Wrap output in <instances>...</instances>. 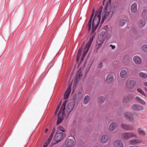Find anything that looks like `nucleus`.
I'll use <instances>...</instances> for the list:
<instances>
[{"label":"nucleus","instance_id":"nucleus-1","mask_svg":"<svg viewBox=\"0 0 147 147\" xmlns=\"http://www.w3.org/2000/svg\"><path fill=\"white\" fill-rule=\"evenodd\" d=\"M101 12L102 9L101 8H99L95 13L92 22V26L93 29H96L98 26L100 20Z\"/></svg>","mask_w":147,"mask_h":147},{"label":"nucleus","instance_id":"nucleus-2","mask_svg":"<svg viewBox=\"0 0 147 147\" xmlns=\"http://www.w3.org/2000/svg\"><path fill=\"white\" fill-rule=\"evenodd\" d=\"M65 137V133L62 132H60L58 131L55 134L54 140L55 142V144H57L62 141Z\"/></svg>","mask_w":147,"mask_h":147},{"label":"nucleus","instance_id":"nucleus-3","mask_svg":"<svg viewBox=\"0 0 147 147\" xmlns=\"http://www.w3.org/2000/svg\"><path fill=\"white\" fill-rule=\"evenodd\" d=\"M122 138L127 140L132 138H137V135L132 132H125L122 134Z\"/></svg>","mask_w":147,"mask_h":147},{"label":"nucleus","instance_id":"nucleus-4","mask_svg":"<svg viewBox=\"0 0 147 147\" xmlns=\"http://www.w3.org/2000/svg\"><path fill=\"white\" fill-rule=\"evenodd\" d=\"M75 139L72 136H69L66 140L65 141V144L67 147H71L75 144Z\"/></svg>","mask_w":147,"mask_h":147},{"label":"nucleus","instance_id":"nucleus-5","mask_svg":"<svg viewBox=\"0 0 147 147\" xmlns=\"http://www.w3.org/2000/svg\"><path fill=\"white\" fill-rule=\"evenodd\" d=\"M136 84V82L133 80H127L126 83V85L128 89L131 90L133 89Z\"/></svg>","mask_w":147,"mask_h":147},{"label":"nucleus","instance_id":"nucleus-6","mask_svg":"<svg viewBox=\"0 0 147 147\" xmlns=\"http://www.w3.org/2000/svg\"><path fill=\"white\" fill-rule=\"evenodd\" d=\"M113 13V12L112 11L107 10L105 12V13L102 14V22L106 19L108 20H110L112 16Z\"/></svg>","mask_w":147,"mask_h":147},{"label":"nucleus","instance_id":"nucleus-7","mask_svg":"<svg viewBox=\"0 0 147 147\" xmlns=\"http://www.w3.org/2000/svg\"><path fill=\"white\" fill-rule=\"evenodd\" d=\"M121 127L124 130L126 131H132L134 129V127L132 125L122 123L120 125Z\"/></svg>","mask_w":147,"mask_h":147},{"label":"nucleus","instance_id":"nucleus-8","mask_svg":"<svg viewBox=\"0 0 147 147\" xmlns=\"http://www.w3.org/2000/svg\"><path fill=\"white\" fill-rule=\"evenodd\" d=\"M114 80V76L112 73H109L107 75L106 78V82L107 83H112Z\"/></svg>","mask_w":147,"mask_h":147},{"label":"nucleus","instance_id":"nucleus-9","mask_svg":"<svg viewBox=\"0 0 147 147\" xmlns=\"http://www.w3.org/2000/svg\"><path fill=\"white\" fill-rule=\"evenodd\" d=\"M125 118L127 120L129 121H132L134 120V118L132 114L129 112L125 113L124 114Z\"/></svg>","mask_w":147,"mask_h":147},{"label":"nucleus","instance_id":"nucleus-10","mask_svg":"<svg viewBox=\"0 0 147 147\" xmlns=\"http://www.w3.org/2000/svg\"><path fill=\"white\" fill-rule=\"evenodd\" d=\"M142 140L140 139H133L130 140L129 143L131 145H135L141 143Z\"/></svg>","mask_w":147,"mask_h":147},{"label":"nucleus","instance_id":"nucleus-11","mask_svg":"<svg viewBox=\"0 0 147 147\" xmlns=\"http://www.w3.org/2000/svg\"><path fill=\"white\" fill-rule=\"evenodd\" d=\"M131 109L135 111H141L143 110L144 108L141 105H139L134 104L132 106Z\"/></svg>","mask_w":147,"mask_h":147},{"label":"nucleus","instance_id":"nucleus-12","mask_svg":"<svg viewBox=\"0 0 147 147\" xmlns=\"http://www.w3.org/2000/svg\"><path fill=\"white\" fill-rule=\"evenodd\" d=\"M75 107V102H70L68 105L67 110L68 112L70 113L74 109Z\"/></svg>","mask_w":147,"mask_h":147},{"label":"nucleus","instance_id":"nucleus-13","mask_svg":"<svg viewBox=\"0 0 147 147\" xmlns=\"http://www.w3.org/2000/svg\"><path fill=\"white\" fill-rule=\"evenodd\" d=\"M71 90V85L69 84L68 88L65 92L64 94V98L65 99H67L69 97Z\"/></svg>","mask_w":147,"mask_h":147},{"label":"nucleus","instance_id":"nucleus-14","mask_svg":"<svg viewBox=\"0 0 147 147\" xmlns=\"http://www.w3.org/2000/svg\"><path fill=\"white\" fill-rule=\"evenodd\" d=\"M114 145L115 147H123V142L119 140H115L114 143Z\"/></svg>","mask_w":147,"mask_h":147},{"label":"nucleus","instance_id":"nucleus-15","mask_svg":"<svg viewBox=\"0 0 147 147\" xmlns=\"http://www.w3.org/2000/svg\"><path fill=\"white\" fill-rule=\"evenodd\" d=\"M63 113L59 112L58 114V119L57 122V124L58 125L61 123L63 120Z\"/></svg>","mask_w":147,"mask_h":147},{"label":"nucleus","instance_id":"nucleus-16","mask_svg":"<svg viewBox=\"0 0 147 147\" xmlns=\"http://www.w3.org/2000/svg\"><path fill=\"white\" fill-rule=\"evenodd\" d=\"M109 137L107 135H102L100 138V141L101 143L103 144L106 143L108 140Z\"/></svg>","mask_w":147,"mask_h":147},{"label":"nucleus","instance_id":"nucleus-17","mask_svg":"<svg viewBox=\"0 0 147 147\" xmlns=\"http://www.w3.org/2000/svg\"><path fill=\"white\" fill-rule=\"evenodd\" d=\"M133 60L135 64L137 65L140 64L142 62L141 58L138 56H136L133 58Z\"/></svg>","mask_w":147,"mask_h":147},{"label":"nucleus","instance_id":"nucleus-18","mask_svg":"<svg viewBox=\"0 0 147 147\" xmlns=\"http://www.w3.org/2000/svg\"><path fill=\"white\" fill-rule=\"evenodd\" d=\"M117 124L114 122H113L109 125V130L110 131H113L117 128Z\"/></svg>","mask_w":147,"mask_h":147},{"label":"nucleus","instance_id":"nucleus-19","mask_svg":"<svg viewBox=\"0 0 147 147\" xmlns=\"http://www.w3.org/2000/svg\"><path fill=\"white\" fill-rule=\"evenodd\" d=\"M130 62V59L127 57H124L123 60V64L125 65H129Z\"/></svg>","mask_w":147,"mask_h":147},{"label":"nucleus","instance_id":"nucleus-20","mask_svg":"<svg viewBox=\"0 0 147 147\" xmlns=\"http://www.w3.org/2000/svg\"><path fill=\"white\" fill-rule=\"evenodd\" d=\"M82 75V73L81 69H79L77 73L76 74V76L75 79V82L76 83H77L78 80L80 79L81 76Z\"/></svg>","mask_w":147,"mask_h":147},{"label":"nucleus","instance_id":"nucleus-21","mask_svg":"<svg viewBox=\"0 0 147 147\" xmlns=\"http://www.w3.org/2000/svg\"><path fill=\"white\" fill-rule=\"evenodd\" d=\"M135 99L137 101L140 103L141 104L143 105H146V103L139 96H136L135 98Z\"/></svg>","mask_w":147,"mask_h":147},{"label":"nucleus","instance_id":"nucleus-22","mask_svg":"<svg viewBox=\"0 0 147 147\" xmlns=\"http://www.w3.org/2000/svg\"><path fill=\"white\" fill-rule=\"evenodd\" d=\"M131 10L132 12L135 13L137 11V4L136 3H133L131 6Z\"/></svg>","mask_w":147,"mask_h":147},{"label":"nucleus","instance_id":"nucleus-23","mask_svg":"<svg viewBox=\"0 0 147 147\" xmlns=\"http://www.w3.org/2000/svg\"><path fill=\"white\" fill-rule=\"evenodd\" d=\"M98 40L97 41V45L99 46L101 45V44L104 42L105 39L101 37H99V36H98Z\"/></svg>","mask_w":147,"mask_h":147},{"label":"nucleus","instance_id":"nucleus-24","mask_svg":"<svg viewBox=\"0 0 147 147\" xmlns=\"http://www.w3.org/2000/svg\"><path fill=\"white\" fill-rule=\"evenodd\" d=\"M120 75L122 78H125L127 75V72L125 70H122L120 71Z\"/></svg>","mask_w":147,"mask_h":147},{"label":"nucleus","instance_id":"nucleus-25","mask_svg":"<svg viewBox=\"0 0 147 147\" xmlns=\"http://www.w3.org/2000/svg\"><path fill=\"white\" fill-rule=\"evenodd\" d=\"M145 22L143 20H140L138 22V26L140 28H142L145 24Z\"/></svg>","mask_w":147,"mask_h":147},{"label":"nucleus","instance_id":"nucleus-26","mask_svg":"<svg viewBox=\"0 0 147 147\" xmlns=\"http://www.w3.org/2000/svg\"><path fill=\"white\" fill-rule=\"evenodd\" d=\"M131 98L129 96H125L123 98V101L125 103L128 102L130 100Z\"/></svg>","mask_w":147,"mask_h":147},{"label":"nucleus","instance_id":"nucleus-27","mask_svg":"<svg viewBox=\"0 0 147 147\" xmlns=\"http://www.w3.org/2000/svg\"><path fill=\"white\" fill-rule=\"evenodd\" d=\"M142 17L145 20H147V10L144 9L142 13Z\"/></svg>","mask_w":147,"mask_h":147},{"label":"nucleus","instance_id":"nucleus-28","mask_svg":"<svg viewBox=\"0 0 147 147\" xmlns=\"http://www.w3.org/2000/svg\"><path fill=\"white\" fill-rule=\"evenodd\" d=\"M107 34V32L102 31L100 34L98 35L99 37H102L105 39Z\"/></svg>","mask_w":147,"mask_h":147},{"label":"nucleus","instance_id":"nucleus-29","mask_svg":"<svg viewBox=\"0 0 147 147\" xmlns=\"http://www.w3.org/2000/svg\"><path fill=\"white\" fill-rule=\"evenodd\" d=\"M137 131L138 133L140 135H142L143 136L145 135V132L141 128H139L138 129Z\"/></svg>","mask_w":147,"mask_h":147},{"label":"nucleus","instance_id":"nucleus-30","mask_svg":"<svg viewBox=\"0 0 147 147\" xmlns=\"http://www.w3.org/2000/svg\"><path fill=\"white\" fill-rule=\"evenodd\" d=\"M90 100V97L88 95L85 96L84 100V103L86 104L88 103Z\"/></svg>","mask_w":147,"mask_h":147},{"label":"nucleus","instance_id":"nucleus-31","mask_svg":"<svg viewBox=\"0 0 147 147\" xmlns=\"http://www.w3.org/2000/svg\"><path fill=\"white\" fill-rule=\"evenodd\" d=\"M66 101H65L62 104V106L61 107V109L59 112L64 113V110L65 109V106L66 105Z\"/></svg>","mask_w":147,"mask_h":147},{"label":"nucleus","instance_id":"nucleus-32","mask_svg":"<svg viewBox=\"0 0 147 147\" xmlns=\"http://www.w3.org/2000/svg\"><path fill=\"white\" fill-rule=\"evenodd\" d=\"M126 22V20L125 19H121L119 22V25L121 26H123L125 24Z\"/></svg>","mask_w":147,"mask_h":147},{"label":"nucleus","instance_id":"nucleus-33","mask_svg":"<svg viewBox=\"0 0 147 147\" xmlns=\"http://www.w3.org/2000/svg\"><path fill=\"white\" fill-rule=\"evenodd\" d=\"M140 76L144 78H146L147 77V74L145 73L141 72L139 73Z\"/></svg>","mask_w":147,"mask_h":147},{"label":"nucleus","instance_id":"nucleus-34","mask_svg":"<svg viewBox=\"0 0 147 147\" xmlns=\"http://www.w3.org/2000/svg\"><path fill=\"white\" fill-rule=\"evenodd\" d=\"M93 36H91L90 37L89 40L88 42L86 44V46H87V47H90V45L92 43V42L93 40Z\"/></svg>","mask_w":147,"mask_h":147},{"label":"nucleus","instance_id":"nucleus-35","mask_svg":"<svg viewBox=\"0 0 147 147\" xmlns=\"http://www.w3.org/2000/svg\"><path fill=\"white\" fill-rule=\"evenodd\" d=\"M142 49L144 51L147 53V45H143L142 47Z\"/></svg>","mask_w":147,"mask_h":147},{"label":"nucleus","instance_id":"nucleus-36","mask_svg":"<svg viewBox=\"0 0 147 147\" xmlns=\"http://www.w3.org/2000/svg\"><path fill=\"white\" fill-rule=\"evenodd\" d=\"M82 52V50L81 49H80L78 51V54L77 55V60L78 61L80 59V56L81 55V53Z\"/></svg>","mask_w":147,"mask_h":147},{"label":"nucleus","instance_id":"nucleus-37","mask_svg":"<svg viewBox=\"0 0 147 147\" xmlns=\"http://www.w3.org/2000/svg\"><path fill=\"white\" fill-rule=\"evenodd\" d=\"M137 91L140 93L141 94L143 95L146 96V95L144 93V91L140 88H138L137 90Z\"/></svg>","mask_w":147,"mask_h":147},{"label":"nucleus","instance_id":"nucleus-38","mask_svg":"<svg viewBox=\"0 0 147 147\" xmlns=\"http://www.w3.org/2000/svg\"><path fill=\"white\" fill-rule=\"evenodd\" d=\"M58 129L63 132H64L66 131V129H65L63 127L61 126H59L58 127Z\"/></svg>","mask_w":147,"mask_h":147},{"label":"nucleus","instance_id":"nucleus-39","mask_svg":"<svg viewBox=\"0 0 147 147\" xmlns=\"http://www.w3.org/2000/svg\"><path fill=\"white\" fill-rule=\"evenodd\" d=\"M92 19H91V18H90L88 24V26H89L88 30L89 31H90L91 29V23Z\"/></svg>","mask_w":147,"mask_h":147},{"label":"nucleus","instance_id":"nucleus-40","mask_svg":"<svg viewBox=\"0 0 147 147\" xmlns=\"http://www.w3.org/2000/svg\"><path fill=\"white\" fill-rule=\"evenodd\" d=\"M78 98L79 99H81L83 96V93L82 91H79L78 94Z\"/></svg>","mask_w":147,"mask_h":147},{"label":"nucleus","instance_id":"nucleus-41","mask_svg":"<svg viewBox=\"0 0 147 147\" xmlns=\"http://www.w3.org/2000/svg\"><path fill=\"white\" fill-rule=\"evenodd\" d=\"M99 102L100 103H102L105 100L104 98L102 97H101L99 98Z\"/></svg>","mask_w":147,"mask_h":147},{"label":"nucleus","instance_id":"nucleus-42","mask_svg":"<svg viewBox=\"0 0 147 147\" xmlns=\"http://www.w3.org/2000/svg\"><path fill=\"white\" fill-rule=\"evenodd\" d=\"M90 47L86 46V45L84 49V52H85L87 53L88 50Z\"/></svg>","mask_w":147,"mask_h":147},{"label":"nucleus","instance_id":"nucleus-43","mask_svg":"<svg viewBox=\"0 0 147 147\" xmlns=\"http://www.w3.org/2000/svg\"><path fill=\"white\" fill-rule=\"evenodd\" d=\"M60 108V106L59 105L57 107V109H56L55 111V114H57V112L58 111V110H59V109Z\"/></svg>","mask_w":147,"mask_h":147},{"label":"nucleus","instance_id":"nucleus-44","mask_svg":"<svg viewBox=\"0 0 147 147\" xmlns=\"http://www.w3.org/2000/svg\"><path fill=\"white\" fill-rule=\"evenodd\" d=\"M52 138L49 137V138L48 139V140L47 141L48 142V143H50L51 141V140Z\"/></svg>","mask_w":147,"mask_h":147},{"label":"nucleus","instance_id":"nucleus-45","mask_svg":"<svg viewBox=\"0 0 147 147\" xmlns=\"http://www.w3.org/2000/svg\"><path fill=\"white\" fill-rule=\"evenodd\" d=\"M110 47H111L112 49H115V46L114 45H111L110 46Z\"/></svg>","mask_w":147,"mask_h":147},{"label":"nucleus","instance_id":"nucleus-46","mask_svg":"<svg viewBox=\"0 0 147 147\" xmlns=\"http://www.w3.org/2000/svg\"><path fill=\"white\" fill-rule=\"evenodd\" d=\"M102 66V63H100L99 65H98V67L100 68H101Z\"/></svg>","mask_w":147,"mask_h":147},{"label":"nucleus","instance_id":"nucleus-47","mask_svg":"<svg viewBox=\"0 0 147 147\" xmlns=\"http://www.w3.org/2000/svg\"><path fill=\"white\" fill-rule=\"evenodd\" d=\"M55 129L54 128L53 130H52V131L51 133V134H54V132H55Z\"/></svg>","mask_w":147,"mask_h":147},{"label":"nucleus","instance_id":"nucleus-48","mask_svg":"<svg viewBox=\"0 0 147 147\" xmlns=\"http://www.w3.org/2000/svg\"><path fill=\"white\" fill-rule=\"evenodd\" d=\"M87 53L85 52H84L83 54V56L84 57L86 54Z\"/></svg>","mask_w":147,"mask_h":147},{"label":"nucleus","instance_id":"nucleus-49","mask_svg":"<svg viewBox=\"0 0 147 147\" xmlns=\"http://www.w3.org/2000/svg\"><path fill=\"white\" fill-rule=\"evenodd\" d=\"M49 143H48V142L46 141V142L45 143L44 145H46V147H47V146L48 145V144Z\"/></svg>","mask_w":147,"mask_h":147},{"label":"nucleus","instance_id":"nucleus-50","mask_svg":"<svg viewBox=\"0 0 147 147\" xmlns=\"http://www.w3.org/2000/svg\"><path fill=\"white\" fill-rule=\"evenodd\" d=\"M53 134L51 133V134L49 136V137L52 138V137L53 136Z\"/></svg>","mask_w":147,"mask_h":147},{"label":"nucleus","instance_id":"nucleus-51","mask_svg":"<svg viewBox=\"0 0 147 147\" xmlns=\"http://www.w3.org/2000/svg\"><path fill=\"white\" fill-rule=\"evenodd\" d=\"M94 14L93 13H92L90 18H91V19H92V18L94 16Z\"/></svg>","mask_w":147,"mask_h":147},{"label":"nucleus","instance_id":"nucleus-52","mask_svg":"<svg viewBox=\"0 0 147 147\" xmlns=\"http://www.w3.org/2000/svg\"><path fill=\"white\" fill-rule=\"evenodd\" d=\"M95 12V10L94 9V8H93L92 10V13L94 14Z\"/></svg>","mask_w":147,"mask_h":147},{"label":"nucleus","instance_id":"nucleus-53","mask_svg":"<svg viewBox=\"0 0 147 147\" xmlns=\"http://www.w3.org/2000/svg\"><path fill=\"white\" fill-rule=\"evenodd\" d=\"M129 147H140L138 146H129Z\"/></svg>","mask_w":147,"mask_h":147},{"label":"nucleus","instance_id":"nucleus-54","mask_svg":"<svg viewBox=\"0 0 147 147\" xmlns=\"http://www.w3.org/2000/svg\"><path fill=\"white\" fill-rule=\"evenodd\" d=\"M144 85H145V86L147 87V82H144Z\"/></svg>","mask_w":147,"mask_h":147},{"label":"nucleus","instance_id":"nucleus-55","mask_svg":"<svg viewBox=\"0 0 147 147\" xmlns=\"http://www.w3.org/2000/svg\"><path fill=\"white\" fill-rule=\"evenodd\" d=\"M48 131V129L47 128L45 129V133H46Z\"/></svg>","mask_w":147,"mask_h":147},{"label":"nucleus","instance_id":"nucleus-56","mask_svg":"<svg viewBox=\"0 0 147 147\" xmlns=\"http://www.w3.org/2000/svg\"><path fill=\"white\" fill-rule=\"evenodd\" d=\"M144 90L147 92V88H145Z\"/></svg>","mask_w":147,"mask_h":147},{"label":"nucleus","instance_id":"nucleus-57","mask_svg":"<svg viewBox=\"0 0 147 147\" xmlns=\"http://www.w3.org/2000/svg\"><path fill=\"white\" fill-rule=\"evenodd\" d=\"M84 57H82V58L81 59V60L82 61V60H83V59H84Z\"/></svg>","mask_w":147,"mask_h":147},{"label":"nucleus","instance_id":"nucleus-58","mask_svg":"<svg viewBox=\"0 0 147 147\" xmlns=\"http://www.w3.org/2000/svg\"><path fill=\"white\" fill-rule=\"evenodd\" d=\"M43 147H47L46 146V145H44L43 146Z\"/></svg>","mask_w":147,"mask_h":147},{"label":"nucleus","instance_id":"nucleus-59","mask_svg":"<svg viewBox=\"0 0 147 147\" xmlns=\"http://www.w3.org/2000/svg\"><path fill=\"white\" fill-rule=\"evenodd\" d=\"M105 0H104V1Z\"/></svg>","mask_w":147,"mask_h":147}]
</instances>
